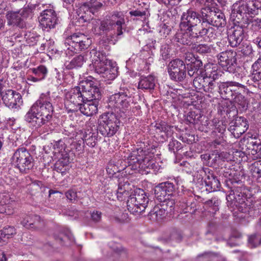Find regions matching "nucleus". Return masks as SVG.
<instances>
[{"label": "nucleus", "instance_id": "f257e3e1", "mask_svg": "<svg viewBox=\"0 0 261 261\" xmlns=\"http://www.w3.org/2000/svg\"><path fill=\"white\" fill-rule=\"evenodd\" d=\"M49 92L42 94L24 116L28 126L39 133L44 132V128L52 118L53 107L49 101Z\"/></svg>", "mask_w": 261, "mask_h": 261}, {"label": "nucleus", "instance_id": "f03ea898", "mask_svg": "<svg viewBox=\"0 0 261 261\" xmlns=\"http://www.w3.org/2000/svg\"><path fill=\"white\" fill-rule=\"evenodd\" d=\"M94 85L91 81L83 82L65 93L64 106L67 113L77 112L82 102L92 97L90 90Z\"/></svg>", "mask_w": 261, "mask_h": 261}, {"label": "nucleus", "instance_id": "7ed1b4c3", "mask_svg": "<svg viewBox=\"0 0 261 261\" xmlns=\"http://www.w3.org/2000/svg\"><path fill=\"white\" fill-rule=\"evenodd\" d=\"M216 37V30L211 27L202 28L199 31L191 30H180L175 36V41L181 45L192 46L198 43L203 39L205 41L211 42Z\"/></svg>", "mask_w": 261, "mask_h": 261}, {"label": "nucleus", "instance_id": "20e7f679", "mask_svg": "<svg viewBox=\"0 0 261 261\" xmlns=\"http://www.w3.org/2000/svg\"><path fill=\"white\" fill-rule=\"evenodd\" d=\"M91 53L93 55L92 61L95 72L108 80L114 79L117 76V68L101 53L92 50Z\"/></svg>", "mask_w": 261, "mask_h": 261}, {"label": "nucleus", "instance_id": "39448f33", "mask_svg": "<svg viewBox=\"0 0 261 261\" xmlns=\"http://www.w3.org/2000/svg\"><path fill=\"white\" fill-rule=\"evenodd\" d=\"M204 72V74L202 73V74L195 77L193 85L199 90L212 93L216 86L215 80L221 76V72L216 66L206 68Z\"/></svg>", "mask_w": 261, "mask_h": 261}, {"label": "nucleus", "instance_id": "423d86ee", "mask_svg": "<svg viewBox=\"0 0 261 261\" xmlns=\"http://www.w3.org/2000/svg\"><path fill=\"white\" fill-rule=\"evenodd\" d=\"M128 166L131 168L138 170L145 171V173H149L150 169L154 166L153 161L151 156H148L140 148H137L132 151L127 157Z\"/></svg>", "mask_w": 261, "mask_h": 261}, {"label": "nucleus", "instance_id": "0eeeda50", "mask_svg": "<svg viewBox=\"0 0 261 261\" xmlns=\"http://www.w3.org/2000/svg\"><path fill=\"white\" fill-rule=\"evenodd\" d=\"M91 43V40L84 34L80 33H74L65 39V54L69 57L72 56L74 54L87 48Z\"/></svg>", "mask_w": 261, "mask_h": 261}, {"label": "nucleus", "instance_id": "6e6552de", "mask_svg": "<svg viewBox=\"0 0 261 261\" xmlns=\"http://www.w3.org/2000/svg\"><path fill=\"white\" fill-rule=\"evenodd\" d=\"M98 130L104 137H112L115 134L119 127V120L113 113L101 115L98 120Z\"/></svg>", "mask_w": 261, "mask_h": 261}, {"label": "nucleus", "instance_id": "1a4fd4ad", "mask_svg": "<svg viewBox=\"0 0 261 261\" xmlns=\"http://www.w3.org/2000/svg\"><path fill=\"white\" fill-rule=\"evenodd\" d=\"M149 199L145 192L142 189H138L135 191L134 194H131L127 199V210L134 215H139L145 211Z\"/></svg>", "mask_w": 261, "mask_h": 261}, {"label": "nucleus", "instance_id": "9d476101", "mask_svg": "<svg viewBox=\"0 0 261 261\" xmlns=\"http://www.w3.org/2000/svg\"><path fill=\"white\" fill-rule=\"evenodd\" d=\"M90 91L92 94V97L82 102L79 109L82 114L87 116H92L97 113L99 100L101 99V93L95 83Z\"/></svg>", "mask_w": 261, "mask_h": 261}, {"label": "nucleus", "instance_id": "9b49d317", "mask_svg": "<svg viewBox=\"0 0 261 261\" xmlns=\"http://www.w3.org/2000/svg\"><path fill=\"white\" fill-rule=\"evenodd\" d=\"M11 163L22 173H27L33 167V158L24 147L15 151L11 158Z\"/></svg>", "mask_w": 261, "mask_h": 261}, {"label": "nucleus", "instance_id": "f8f14e48", "mask_svg": "<svg viewBox=\"0 0 261 261\" xmlns=\"http://www.w3.org/2000/svg\"><path fill=\"white\" fill-rule=\"evenodd\" d=\"M201 19L203 22L216 27H223L226 24L224 14L214 7H206L201 9Z\"/></svg>", "mask_w": 261, "mask_h": 261}, {"label": "nucleus", "instance_id": "ddd939ff", "mask_svg": "<svg viewBox=\"0 0 261 261\" xmlns=\"http://www.w3.org/2000/svg\"><path fill=\"white\" fill-rule=\"evenodd\" d=\"M32 6H27L18 11H8L6 15L9 25L17 26L20 28L25 27V20L31 16L33 11Z\"/></svg>", "mask_w": 261, "mask_h": 261}, {"label": "nucleus", "instance_id": "4468645a", "mask_svg": "<svg viewBox=\"0 0 261 261\" xmlns=\"http://www.w3.org/2000/svg\"><path fill=\"white\" fill-rule=\"evenodd\" d=\"M240 3L238 7L233 10V13L237 14L236 17L238 15L242 17L247 15L252 17L261 13V3L257 0H241Z\"/></svg>", "mask_w": 261, "mask_h": 261}, {"label": "nucleus", "instance_id": "2eb2a0df", "mask_svg": "<svg viewBox=\"0 0 261 261\" xmlns=\"http://www.w3.org/2000/svg\"><path fill=\"white\" fill-rule=\"evenodd\" d=\"M132 99L124 92H119L110 96L108 106L115 111L118 110L124 113L129 111Z\"/></svg>", "mask_w": 261, "mask_h": 261}, {"label": "nucleus", "instance_id": "dca6fc26", "mask_svg": "<svg viewBox=\"0 0 261 261\" xmlns=\"http://www.w3.org/2000/svg\"><path fill=\"white\" fill-rule=\"evenodd\" d=\"M201 20V14L192 9H188L181 16L179 27L183 29L191 30V31H199L197 26Z\"/></svg>", "mask_w": 261, "mask_h": 261}, {"label": "nucleus", "instance_id": "f3484780", "mask_svg": "<svg viewBox=\"0 0 261 261\" xmlns=\"http://www.w3.org/2000/svg\"><path fill=\"white\" fill-rule=\"evenodd\" d=\"M168 72L171 80L182 82L186 76V65L181 60H173L168 65Z\"/></svg>", "mask_w": 261, "mask_h": 261}, {"label": "nucleus", "instance_id": "a211bd4d", "mask_svg": "<svg viewBox=\"0 0 261 261\" xmlns=\"http://www.w3.org/2000/svg\"><path fill=\"white\" fill-rule=\"evenodd\" d=\"M39 22L43 29L48 31L55 28L59 19L54 9L50 8L45 9L40 13Z\"/></svg>", "mask_w": 261, "mask_h": 261}, {"label": "nucleus", "instance_id": "6ab92c4d", "mask_svg": "<svg viewBox=\"0 0 261 261\" xmlns=\"http://www.w3.org/2000/svg\"><path fill=\"white\" fill-rule=\"evenodd\" d=\"M5 106L11 109H18L22 104L21 94L15 91L8 90L1 94Z\"/></svg>", "mask_w": 261, "mask_h": 261}, {"label": "nucleus", "instance_id": "aec40b11", "mask_svg": "<svg viewBox=\"0 0 261 261\" xmlns=\"http://www.w3.org/2000/svg\"><path fill=\"white\" fill-rule=\"evenodd\" d=\"M199 172L201 174L204 173L205 175L204 184L207 191L213 192L219 190L221 186L220 182L214 175L212 170L206 167L200 170Z\"/></svg>", "mask_w": 261, "mask_h": 261}, {"label": "nucleus", "instance_id": "412c9836", "mask_svg": "<svg viewBox=\"0 0 261 261\" xmlns=\"http://www.w3.org/2000/svg\"><path fill=\"white\" fill-rule=\"evenodd\" d=\"M20 223L28 229L39 231L45 226V222L39 216L34 214L25 215Z\"/></svg>", "mask_w": 261, "mask_h": 261}, {"label": "nucleus", "instance_id": "4be33fe9", "mask_svg": "<svg viewBox=\"0 0 261 261\" xmlns=\"http://www.w3.org/2000/svg\"><path fill=\"white\" fill-rule=\"evenodd\" d=\"M248 128V125L246 119L242 117H238L230 123L228 130L235 138H239L247 130Z\"/></svg>", "mask_w": 261, "mask_h": 261}, {"label": "nucleus", "instance_id": "5701e85b", "mask_svg": "<svg viewBox=\"0 0 261 261\" xmlns=\"http://www.w3.org/2000/svg\"><path fill=\"white\" fill-rule=\"evenodd\" d=\"M236 56L237 53L234 51L229 50L223 51L218 55L219 64L227 70L231 69L237 63Z\"/></svg>", "mask_w": 261, "mask_h": 261}, {"label": "nucleus", "instance_id": "b1692460", "mask_svg": "<svg viewBox=\"0 0 261 261\" xmlns=\"http://www.w3.org/2000/svg\"><path fill=\"white\" fill-rule=\"evenodd\" d=\"M175 185L170 182H165L160 184L155 187L154 194L155 196L160 200H165L166 196L173 195L175 193Z\"/></svg>", "mask_w": 261, "mask_h": 261}, {"label": "nucleus", "instance_id": "393cba45", "mask_svg": "<svg viewBox=\"0 0 261 261\" xmlns=\"http://www.w3.org/2000/svg\"><path fill=\"white\" fill-rule=\"evenodd\" d=\"M244 37V30L240 26L230 29L228 32V40L230 45L232 47L238 46Z\"/></svg>", "mask_w": 261, "mask_h": 261}, {"label": "nucleus", "instance_id": "a878e982", "mask_svg": "<svg viewBox=\"0 0 261 261\" xmlns=\"http://www.w3.org/2000/svg\"><path fill=\"white\" fill-rule=\"evenodd\" d=\"M114 28L117 29V35L123 34L122 30L125 28L124 15L121 12L115 11L113 13L110 19Z\"/></svg>", "mask_w": 261, "mask_h": 261}, {"label": "nucleus", "instance_id": "bb28decb", "mask_svg": "<svg viewBox=\"0 0 261 261\" xmlns=\"http://www.w3.org/2000/svg\"><path fill=\"white\" fill-rule=\"evenodd\" d=\"M155 85V80L154 76L142 75L140 77L138 88L143 90H151L154 89Z\"/></svg>", "mask_w": 261, "mask_h": 261}, {"label": "nucleus", "instance_id": "cd10ccee", "mask_svg": "<svg viewBox=\"0 0 261 261\" xmlns=\"http://www.w3.org/2000/svg\"><path fill=\"white\" fill-rule=\"evenodd\" d=\"M167 213L164 208L155 206L148 214V217L152 222H161L166 218Z\"/></svg>", "mask_w": 261, "mask_h": 261}, {"label": "nucleus", "instance_id": "c85d7f7f", "mask_svg": "<svg viewBox=\"0 0 261 261\" xmlns=\"http://www.w3.org/2000/svg\"><path fill=\"white\" fill-rule=\"evenodd\" d=\"M70 159L68 154H63V156H60L59 159L55 165L56 170L62 174H64L69 169Z\"/></svg>", "mask_w": 261, "mask_h": 261}, {"label": "nucleus", "instance_id": "c756f323", "mask_svg": "<svg viewBox=\"0 0 261 261\" xmlns=\"http://www.w3.org/2000/svg\"><path fill=\"white\" fill-rule=\"evenodd\" d=\"M54 238L56 241L61 245L69 246L73 244L74 239L73 235L70 233L66 234L60 233L59 234H55Z\"/></svg>", "mask_w": 261, "mask_h": 261}, {"label": "nucleus", "instance_id": "7c9ffc66", "mask_svg": "<svg viewBox=\"0 0 261 261\" xmlns=\"http://www.w3.org/2000/svg\"><path fill=\"white\" fill-rule=\"evenodd\" d=\"M230 82L220 83L218 85L219 92L224 99H230L232 97V89Z\"/></svg>", "mask_w": 261, "mask_h": 261}, {"label": "nucleus", "instance_id": "2f4dec72", "mask_svg": "<svg viewBox=\"0 0 261 261\" xmlns=\"http://www.w3.org/2000/svg\"><path fill=\"white\" fill-rule=\"evenodd\" d=\"M252 80L254 82H258L261 80V55H260L257 60L252 64Z\"/></svg>", "mask_w": 261, "mask_h": 261}, {"label": "nucleus", "instance_id": "473e14b6", "mask_svg": "<svg viewBox=\"0 0 261 261\" xmlns=\"http://www.w3.org/2000/svg\"><path fill=\"white\" fill-rule=\"evenodd\" d=\"M231 190L230 192L229 195H228L226 197V199L228 201H230L232 203H234V205H237L236 203H241L242 202H244L243 200L241 201V198H240L242 196L240 195V190L241 188H236L235 186H233L231 188Z\"/></svg>", "mask_w": 261, "mask_h": 261}, {"label": "nucleus", "instance_id": "72a5a7b5", "mask_svg": "<svg viewBox=\"0 0 261 261\" xmlns=\"http://www.w3.org/2000/svg\"><path fill=\"white\" fill-rule=\"evenodd\" d=\"M12 200H11L9 195L6 193H0V204L2 205H5V211H1V213H6L7 215H11L12 211L9 208L8 204H10Z\"/></svg>", "mask_w": 261, "mask_h": 261}, {"label": "nucleus", "instance_id": "f704fd0d", "mask_svg": "<svg viewBox=\"0 0 261 261\" xmlns=\"http://www.w3.org/2000/svg\"><path fill=\"white\" fill-rule=\"evenodd\" d=\"M192 48L196 53L204 55H207L212 53V46L208 44L202 43L197 44L195 43Z\"/></svg>", "mask_w": 261, "mask_h": 261}, {"label": "nucleus", "instance_id": "c9c22d12", "mask_svg": "<svg viewBox=\"0 0 261 261\" xmlns=\"http://www.w3.org/2000/svg\"><path fill=\"white\" fill-rule=\"evenodd\" d=\"M85 59L84 56L79 55L75 57L71 61L66 62V67L69 69L76 67H80L83 65Z\"/></svg>", "mask_w": 261, "mask_h": 261}, {"label": "nucleus", "instance_id": "e433bc0d", "mask_svg": "<svg viewBox=\"0 0 261 261\" xmlns=\"http://www.w3.org/2000/svg\"><path fill=\"white\" fill-rule=\"evenodd\" d=\"M252 146L249 153L255 159L261 158V143L257 142V141L250 142V144Z\"/></svg>", "mask_w": 261, "mask_h": 261}, {"label": "nucleus", "instance_id": "4c0bfd02", "mask_svg": "<svg viewBox=\"0 0 261 261\" xmlns=\"http://www.w3.org/2000/svg\"><path fill=\"white\" fill-rule=\"evenodd\" d=\"M129 184L125 182L124 184L119 183L118 188L117 189V197L121 200H122L123 198L127 197L129 195Z\"/></svg>", "mask_w": 261, "mask_h": 261}, {"label": "nucleus", "instance_id": "58836bf2", "mask_svg": "<svg viewBox=\"0 0 261 261\" xmlns=\"http://www.w3.org/2000/svg\"><path fill=\"white\" fill-rule=\"evenodd\" d=\"M35 76H38L41 81L45 79L48 73L47 68L44 65H40L36 68L30 69Z\"/></svg>", "mask_w": 261, "mask_h": 261}, {"label": "nucleus", "instance_id": "ea45409f", "mask_svg": "<svg viewBox=\"0 0 261 261\" xmlns=\"http://www.w3.org/2000/svg\"><path fill=\"white\" fill-rule=\"evenodd\" d=\"M96 22L95 24L98 26V29H100L101 32H108L115 29L109 19L96 21Z\"/></svg>", "mask_w": 261, "mask_h": 261}, {"label": "nucleus", "instance_id": "a19ab883", "mask_svg": "<svg viewBox=\"0 0 261 261\" xmlns=\"http://www.w3.org/2000/svg\"><path fill=\"white\" fill-rule=\"evenodd\" d=\"M54 152L57 154H60V156H63V154H68L67 151H66V145L62 140L57 141L54 145Z\"/></svg>", "mask_w": 261, "mask_h": 261}, {"label": "nucleus", "instance_id": "79ce46f5", "mask_svg": "<svg viewBox=\"0 0 261 261\" xmlns=\"http://www.w3.org/2000/svg\"><path fill=\"white\" fill-rule=\"evenodd\" d=\"M213 128L217 132L220 133L221 135L223 134L226 130L225 124L221 121H219L217 118H214L212 121Z\"/></svg>", "mask_w": 261, "mask_h": 261}, {"label": "nucleus", "instance_id": "37998d69", "mask_svg": "<svg viewBox=\"0 0 261 261\" xmlns=\"http://www.w3.org/2000/svg\"><path fill=\"white\" fill-rule=\"evenodd\" d=\"M248 241L250 247H256L261 244V236L258 234L251 235L248 237Z\"/></svg>", "mask_w": 261, "mask_h": 261}, {"label": "nucleus", "instance_id": "c03bdc74", "mask_svg": "<svg viewBox=\"0 0 261 261\" xmlns=\"http://www.w3.org/2000/svg\"><path fill=\"white\" fill-rule=\"evenodd\" d=\"M16 233V230L14 227L7 226L0 230V236L3 238L8 239L11 236Z\"/></svg>", "mask_w": 261, "mask_h": 261}, {"label": "nucleus", "instance_id": "a18cd8bd", "mask_svg": "<svg viewBox=\"0 0 261 261\" xmlns=\"http://www.w3.org/2000/svg\"><path fill=\"white\" fill-rule=\"evenodd\" d=\"M204 71L202 69H199L196 67L195 65L191 64L190 65H188V74L190 77L194 76H199L202 74Z\"/></svg>", "mask_w": 261, "mask_h": 261}, {"label": "nucleus", "instance_id": "49530a36", "mask_svg": "<svg viewBox=\"0 0 261 261\" xmlns=\"http://www.w3.org/2000/svg\"><path fill=\"white\" fill-rule=\"evenodd\" d=\"M230 84L231 89H232L231 92H232V97L240 93L241 90L245 88L244 85L236 82L230 81Z\"/></svg>", "mask_w": 261, "mask_h": 261}, {"label": "nucleus", "instance_id": "de8ad7c7", "mask_svg": "<svg viewBox=\"0 0 261 261\" xmlns=\"http://www.w3.org/2000/svg\"><path fill=\"white\" fill-rule=\"evenodd\" d=\"M90 3V6L88 7V10L90 13L95 15L102 7V4L100 2H95Z\"/></svg>", "mask_w": 261, "mask_h": 261}, {"label": "nucleus", "instance_id": "09e8293b", "mask_svg": "<svg viewBox=\"0 0 261 261\" xmlns=\"http://www.w3.org/2000/svg\"><path fill=\"white\" fill-rule=\"evenodd\" d=\"M129 14L131 16H135L137 17V19H145L148 16V13L145 11H141L138 10L131 11L129 12Z\"/></svg>", "mask_w": 261, "mask_h": 261}, {"label": "nucleus", "instance_id": "8fccbe9b", "mask_svg": "<svg viewBox=\"0 0 261 261\" xmlns=\"http://www.w3.org/2000/svg\"><path fill=\"white\" fill-rule=\"evenodd\" d=\"M200 117V115L197 114L195 112H190L187 117V121L191 124H195L198 123Z\"/></svg>", "mask_w": 261, "mask_h": 261}, {"label": "nucleus", "instance_id": "3c124183", "mask_svg": "<svg viewBox=\"0 0 261 261\" xmlns=\"http://www.w3.org/2000/svg\"><path fill=\"white\" fill-rule=\"evenodd\" d=\"M96 138L95 136H93V134L90 135V134H89V136H88L86 135L84 137V141L86 143V144L91 147H93L96 145Z\"/></svg>", "mask_w": 261, "mask_h": 261}, {"label": "nucleus", "instance_id": "603ef678", "mask_svg": "<svg viewBox=\"0 0 261 261\" xmlns=\"http://www.w3.org/2000/svg\"><path fill=\"white\" fill-rule=\"evenodd\" d=\"M231 99H233L236 103H238L239 105L243 107L246 103L245 97L242 95L241 93L234 95Z\"/></svg>", "mask_w": 261, "mask_h": 261}, {"label": "nucleus", "instance_id": "864d4df0", "mask_svg": "<svg viewBox=\"0 0 261 261\" xmlns=\"http://www.w3.org/2000/svg\"><path fill=\"white\" fill-rule=\"evenodd\" d=\"M169 48L167 45H163L161 48V54L163 60H167L169 58Z\"/></svg>", "mask_w": 261, "mask_h": 261}, {"label": "nucleus", "instance_id": "5fc2aeb1", "mask_svg": "<svg viewBox=\"0 0 261 261\" xmlns=\"http://www.w3.org/2000/svg\"><path fill=\"white\" fill-rule=\"evenodd\" d=\"M66 196L70 201L74 202L77 199L76 192L72 190H69L66 193Z\"/></svg>", "mask_w": 261, "mask_h": 261}, {"label": "nucleus", "instance_id": "6e6d98bb", "mask_svg": "<svg viewBox=\"0 0 261 261\" xmlns=\"http://www.w3.org/2000/svg\"><path fill=\"white\" fill-rule=\"evenodd\" d=\"M181 143L175 139H172L169 144V147L171 150L174 151L175 149L178 150L180 148Z\"/></svg>", "mask_w": 261, "mask_h": 261}, {"label": "nucleus", "instance_id": "4d7b16f0", "mask_svg": "<svg viewBox=\"0 0 261 261\" xmlns=\"http://www.w3.org/2000/svg\"><path fill=\"white\" fill-rule=\"evenodd\" d=\"M160 3L164 4L166 6H174L179 4L181 0H158Z\"/></svg>", "mask_w": 261, "mask_h": 261}, {"label": "nucleus", "instance_id": "13d9d810", "mask_svg": "<svg viewBox=\"0 0 261 261\" xmlns=\"http://www.w3.org/2000/svg\"><path fill=\"white\" fill-rule=\"evenodd\" d=\"M75 128L73 126L70 125L69 126H65L64 128V133L67 136H74L75 134Z\"/></svg>", "mask_w": 261, "mask_h": 261}, {"label": "nucleus", "instance_id": "bf43d9fd", "mask_svg": "<svg viewBox=\"0 0 261 261\" xmlns=\"http://www.w3.org/2000/svg\"><path fill=\"white\" fill-rule=\"evenodd\" d=\"M253 168H254V173H256L257 174L261 175V161L255 162L253 164Z\"/></svg>", "mask_w": 261, "mask_h": 261}, {"label": "nucleus", "instance_id": "052dcab7", "mask_svg": "<svg viewBox=\"0 0 261 261\" xmlns=\"http://www.w3.org/2000/svg\"><path fill=\"white\" fill-rule=\"evenodd\" d=\"M92 220L95 222H98L101 220V213L98 211L93 212L91 215Z\"/></svg>", "mask_w": 261, "mask_h": 261}, {"label": "nucleus", "instance_id": "680f3d73", "mask_svg": "<svg viewBox=\"0 0 261 261\" xmlns=\"http://www.w3.org/2000/svg\"><path fill=\"white\" fill-rule=\"evenodd\" d=\"M96 21H100L99 19H94L92 21V24L93 25L92 27V30L95 33L97 34H101V30L100 29H98V26L95 23H96Z\"/></svg>", "mask_w": 261, "mask_h": 261}, {"label": "nucleus", "instance_id": "e2e57ef3", "mask_svg": "<svg viewBox=\"0 0 261 261\" xmlns=\"http://www.w3.org/2000/svg\"><path fill=\"white\" fill-rule=\"evenodd\" d=\"M252 25L256 29H261V19H254L252 21Z\"/></svg>", "mask_w": 261, "mask_h": 261}, {"label": "nucleus", "instance_id": "0e129e2a", "mask_svg": "<svg viewBox=\"0 0 261 261\" xmlns=\"http://www.w3.org/2000/svg\"><path fill=\"white\" fill-rule=\"evenodd\" d=\"M90 20V17H88L86 15H82L79 17V21L80 23H83L85 22H88Z\"/></svg>", "mask_w": 261, "mask_h": 261}, {"label": "nucleus", "instance_id": "69168bd1", "mask_svg": "<svg viewBox=\"0 0 261 261\" xmlns=\"http://www.w3.org/2000/svg\"><path fill=\"white\" fill-rule=\"evenodd\" d=\"M29 36L30 38H28L29 43H32L33 44L36 43L38 40L39 37L34 35L32 36Z\"/></svg>", "mask_w": 261, "mask_h": 261}, {"label": "nucleus", "instance_id": "338daca9", "mask_svg": "<svg viewBox=\"0 0 261 261\" xmlns=\"http://www.w3.org/2000/svg\"><path fill=\"white\" fill-rule=\"evenodd\" d=\"M28 80L33 82H38L41 81V79L37 76H31L28 78Z\"/></svg>", "mask_w": 261, "mask_h": 261}, {"label": "nucleus", "instance_id": "774afa93", "mask_svg": "<svg viewBox=\"0 0 261 261\" xmlns=\"http://www.w3.org/2000/svg\"><path fill=\"white\" fill-rule=\"evenodd\" d=\"M6 81L3 79H0V95L1 96L2 94H3L4 92H2V90L5 86Z\"/></svg>", "mask_w": 261, "mask_h": 261}]
</instances>
